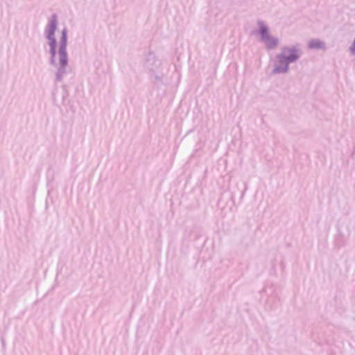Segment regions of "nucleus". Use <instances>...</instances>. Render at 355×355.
Instances as JSON below:
<instances>
[{
    "mask_svg": "<svg viewBox=\"0 0 355 355\" xmlns=\"http://www.w3.org/2000/svg\"><path fill=\"white\" fill-rule=\"evenodd\" d=\"M57 28V17L53 15L45 27L44 35L49 46V62L56 69V79L60 80L67 73V68L69 64V56L67 51V30L66 28L62 29L60 38L58 42L55 35Z\"/></svg>",
    "mask_w": 355,
    "mask_h": 355,
    "instance_id": "nucleus-1",
    "label": "nucleus"
},
{
    "mask_svg": "<svg viewBox=\"0 0 355 355\" xmlns=\"http://www.w3.org/2000/svg\"><path fill=\"white\" fill-rule=\"evenodd\" d=\"M302 55V50L300 44L282 46L275 57L272 74L288 73L290 64L297 62Z\"/></svg>",
    "mask_w": 355,
    "mask_h": 355,
    "instance_id": "nucleus-2",
    "label": "nucleus"
},
{
    "mask_svg": "<svg viewBox=\"0 0 355 355\" xmlns=\"http://www.w3.org/2000/svg\"><path fill=\"white\" fill-rule=\"evenodd\" d=\"M254 33L257 37L258 41L268 51L274 50L279 45V38L272 34L268 23L263 20L259 19L257 21V28Z\"/></svg>",
    "mask_w": 355,
    "mask_h": 355,
    "instance_id": "nucleus-3",
    "label": "nucleus"
},
{
    "mask_svg": "<svg viewBox=\"0 0 355 355\" xmlns=\"http://www.w3.org/2000/svg\"><path fill=\"white\" fill-rule=\"evenodd\" d=\"M143 67L157 80H161L164 75L166 68L155 54L149 53L143 60Z\"/></svg>",
    "mask_w": 355,
    "mask_h": 355,
    "instance_id": "nucleus-4",
    "label": "nucleus"
},
{
    "mask_svg": "<svg viewBox=\"0 0 355 355\" xmlns=\"http://www.w3.org/2000/svg\"><path fill=\"white\" fill-rule=\"evenodd\" d=\"M308 48L309 49L326 50V43L319 39H311L308 42Z\"/></svg>",
    "mask_w": 355,
    "mask_h": 355,
    "instance_id": "nucleus-5",
    "label": "nucleus"
},
{
    "mask_svg": "<svg viewBox=\"0 0 355 355\" xmlns=\"http://www.w3.org/2000/svg\"><path fill=\"white\" fill-rule=\"evenodd\" d=\"M68 95L67 90H55L54 92L52 94V96L53 99L55 101L58 97L60 96L62 98V101H64L66 96Z\"/></svg>",
    "mask_w": 355,
    "mask_h": 355,
    "instance_id": "nucleus-6",
    "label": "nucleus"
},
{
    "mask_svg": "<svg viewBox=\"0 0 355 355\" xmlns=\"http://www.w3.org/2000/svg\"><path fill=\"white\" fill-rule=\"evenodd\" d=\"M348 51L351 55H355V39L349 46Z\"/></svg>",
    "mask_w": 355,
    "mask_h": 355,
    "instance_id": "nucleus-7",
    "label": "nucleus"
}]
</instances>
